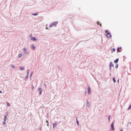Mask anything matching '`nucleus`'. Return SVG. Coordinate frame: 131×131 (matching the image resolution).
<instances>
[{"instance_id":"39448f33","label":"nucleus","mask_w":131,"mask_h":131,"mask_svg":"<svg viewBox=\"0 0 131 131\" xmlns=\"http://www.w3.org/2000/svg\"><path fill=\"white\" fill-rule=\"evenodd\" d=\"M88 94L91 95V88L88 87Z\"/></svg>"},{"instance_id":"393cba45","label":"nucleus","mask_w":131,"mask_h":131,"mask_svg":"<svg viewBox=\"0 0 131 131\" xmlns=\"http://www.w3.org/2000/svg\"><path fill=\"white\" fill-rule=\"evenodd\" d=\"M6 119V120H7V116H5V120Z\"/></svg>"},{"instance_id":"0eeeda50","label":"nucleus","mask_w":131,"mask_h":131,"mask_svg":"<svg viewBox=\"0 0 131 131\" xmlns=\"http://www.w3.org/2000/svg\"><path fill=\"white\" fill-rule=\"evenodd\" d=\"M107 35H108V37L111 38V37H112V36L111 35V34L110 33H107L106 34Z\"/></svg>"},{"instance_id":"a878e982","label":"nucleus","mask_w":131,"mask_h":131,"mask_svg":"<svg viewBox=\"0 0 131 131\" xmlns=\"http://www.w3.org/2000/svg\"><path fill=\"white\" fill-rule=\"evenodd\" d=\"M105 33H106V34L108 33V31L107 30L105 31Z\"/></svg>"},{"instance_id":"5701e85b","label":"nucleus","mask_w":131,"mask_h":131,"mask_svg":"<svg viewBox=\"0 0 131 131\" xmlns=\"http://www.w3.org/2000/svg\"><path fill=\"white\" fill-rule=\"evenodd\" d=\"M38 91L40 92V91H41V88H39Z\"/></svg>"},{"instance_id":"7c9ffc66","label":"nucleus","mask_w":131,"mask_h":131,"mask_svg":"<svg viewBox=\"0 0 131 131\" xmlns=\"http://www.w3.org/2000/svg\"><path fill=\"white\" fill-rule=\"evenodd\" d=\"M0 93H1V94H3V92H2L1 91H0Z\"/></svg>"},{"instance_id":"dca6fc26","label":"nucleus","mask_w":131,"mask_h":131,"mask_svg":"<svg viewBox=\"0 0 131 131\" xmlns=\"http://www.w3.org/2000/svg\"><path fill=\"white\" fill-rule=\"evenodd\" d=\"M20 70H24V67H20Z\"/></svg>"},{"instance_id":"20e7f679","label":"nucleus","mask_w":131,"mask_h":131,"mask_svg":"<svg viewBox=\"0 0 131 131\" xmlns=\"http://www.w3.org/2000/svg\"><path fill=\"white\" fill-rule=\"evenodd\" d=\"M31 40H33L34 41H35V40H36V38H35V37H32Z\"/></svg>"},{"instance_id":"c756f323","label":"nucleus","mask_w":131,"mask_h":131,"mask_svg":"<svg viewBox=\"0 0 131 131\" xmlns=\"http://www.w3.org/2000/svg\"><path fill=\"white\" fill-rule=\"evenodd\" d=\"M32 90H33V89H34V86H32Z\"/></svg>"},{"instance_id":"f3484780","label":"nucleus","mask_w":131,"mask_h":131,"mask_svg":"<svg viewBox=\"0 0 131 131\" xmlns=\"http://www.w3.org/2000/svg\"><path fill=\"white\" fill-rule=\"evenodd\" d=\"M76 120H77V123L78 125H79V122L77 120V118H76Z\"/></svg>"},{"instance_id":"b1692460","label":"nucleus","mask_w":131,"mask_h":131,"mask_svg":"<svg viewBox=\"0 0 131 131\" xmlns=\"http://www.w3.org/2000/svg\"><path fill=\"white\" fill-rule=\"evenodd\" d=\"M130 108H131V105H129V107L128 108V110H129V109H130Z\"/></svg>"},{"instance_id":"7ed1b4c3","label":"nucleus","mask_w":131,"mask_h":131,"mask_svg":"<svg viewBox=\"0 0 131 131\" xmlns=\"http://www.w3.org/2000/svg\"><path fill=\"white\" fill-rule=\"evenodd\" d=\"M111 127H112V130H114V123H113L111 124Z\"/></svg>"},{"instance_id":"cd10ccee","label":"nucleus","mask_w":131,"mask_h":131,"mask_svg":"<svg viewBox=\"0 0 131 131\" xmlns=\"http://www.w3.org/2000/svg\"><path fill=\"white\" fill-rule=\"evenodd\" d=\"M12 68H15V66H12Z\"/></svg>"},{"instance_id":"2f4dec72","label":"nucleus","mask_w":131,"mask_h":131,"mask_svg":"<svg viewBox=\"0 0 131 131\" xmlns=\"http://www.w3.org/2000/svg\"><path fill=\"white\" fill-rule=\"evenodd\" d=\"M33 73H32L31 74V76H32V74H33Z\"/></svg>"},{"instance_id":"412c9836","label":"nucleus","mask_w":131,"mask_h":131,"mask_svg":"<svg viewBox=\"0 0 131 131\" xmlns=\"http://www.w3.org/2000/svg\"><path fill=\"white\" fill-rule=\"evenodd\" d=\"M46 122H47V123H48V124H47V126H49V121H46Z\"/></svg>"},{"instance_id":"ddd939ff","label":"nucleus","mask_w":131,"mask_h":131,"mask_svg":"<svg viewBox=\"0 0 131 131\" xmlns=\"http://www.w3.org/2000/svg\"><path fill=\"white\" fill-rule=\"evenodd\" d=\"M18 58H22V54H20L18 56Z\"/></svg>"},{"instance_id":"6e6552de","label":"nucleus","mask_w":131,"mask_h":131,"mask_svg":"<svg viewBox=\"0 0 131 131\" xmlns=\"http://www.w3.org/2000/svg\"><path fill=\"white\" fill-rule=\"evenodd\" d=\"M118 61H119V59H116V60L114 61V63H115V64H117V63H118Z\"/></svg>"},{"instance_id":"4468645a","label":"nucleus","mask_w":131,"mask_h":131,"mask_svg":"<svg viewBox=\"0 0 131 131\" xmlns=\"http://www.w3.org/2000/svg\"><path fill=\"white\" fill-rule=\"evenodd\" d=\"M110 66L111 68L112 67H114V66L113 64H112V63H110Z\"/></svg>"},{"instance_id":"473e14b6","label":"nucleus","mask_w":131,"mask_h":131,"mask_svg":"<svg viewBox=\"0 0 131 131\" xmlns=\"http://www.w3.org/2000/svg\"><path fill=\"white\" fill-rule=\"evenodd\" d=\"M119 81V80H118V82Z\"/></svg>"},{"instance_id":"f03ea898","label":"nucleus","mask_w":131,"mask_h":131,"mask_svg":"<svg viewBox=\"0 0 131 131\" xmlns=\"http://www.w3.org/2000/svg\"><path fill=\"white\" fill-rule=\"evenodd\" d=\"M58 125V122H56L55 123L53 124V127H56Z\"/></svg>"},{"instance_id":"aec40b11","label":"nucleus","mask_w":131,"mask_h":131,"mask_svg":"<svg viewBox=\"0 0 131 131\" xmlns=\"http://www.w3.org/2000/svg\"><path fill=\"white\" fill-rule=\"evenodd\" d=\"M7 106H8V107H10V105L9 104V103H8V102H7Z\"/></svg>"},{"instance_id":"9d476101","label":"nucleus","mask_w":131,"mask_h":131,"mask_svg":"<svg viewBox=\"0 0 131 131\" xmlns=\"http://www.w3.org/2000/svg\"><path fill=\"white\" fill-rule=\"evenodd\" d=\"M37 15H38V13H33V14H32V15H33V16H37Z\"/></svg>"},{"instance_id":"f257e3e1","label":"nucleus","mask_w":131,"mask_h":131,"mask_svg":"<svg viewBox=\"0 0 131 131\" xmlns=\"http://www.w3.org/2000/svg\"><path fill=\"white\" fill-rule=\"evenodd\" d=\"M57 23H53L52 25L50 26V27H53V26H56Z\"/></svg>"},{"instance_id":"423d86ee","label":"nucleus","mask_w":131,"mask_h":131,"mask_svg":"<svg viewBox=\"0 0 131 131\" xmlns=\"http://www.w3.org/2000/svg\"><path fill=\"white\" fill-rule=\"evenodd\" d=\"M31 49L32 50H35V46L34 45H31Z\"/></svg>"},{"instance_id":"f8f14e48","label":"nucleus","mask_w":131,"mask_h":131,"mask_svg":"<svg viewBox=\"0 0 131 131\" xmlns=\"http://www.w3.org/2000/svg\"><path fill=\"white\" fill-rule=\"evenodd\" d=\"M27 76H28V75H29V70H28L27 71Z\"/></svg>"},{"instance_id":"1a4fd4ad","label":"nucleus","mask_w":131,"mask_h":131,"mask_svg":"<svg viewBox=\"0 0 131 131\" xmlns=\"http://www.w3.org/2000/svg\"><path fill=\"white\" fill-rule=\"evenodd\" d=\"M120 49H121V47L118 48L117 49V51L118 53H120Z\"/></svg>"},{"instance_id":"4be33fe9","label":"nucleus","mask_w":131,"mask_h":131,"mask_svg":"<svg viewBox=\"0 0 131 131\" xmlns=\"http://www.w3.org/2000/svg\"><path fill=\"white\" fill-rule=\"evenodd\" d=\"M110 117H111V116H108V121H110Z\"/></svg>"},{"instance_id":"a211bd4d","label":"nucleus","mask_w":131,"mask_h":131,"mask_svg":"<svg viewBox=\"0 0 131 131\" xmlns=\"http://www.w3.org/2000/svg\"><path fill=\"white\" fill-rule=\"evenodd\" d=\"M112 52H115V49L113 48L112 50Z\"/></svg>"},{"instance_id":"bb28decb","label":"nucleus","mask_w":131,"mask_h":131,"mask_svg":"<svg viewBox=\"0 0 131 131\" xmlns=\"http://www.w3.org/2000/svg\"><path fill=\"white\" fill-rule=\"evenodd\" d=\"M24 51H25V52H26V48H24Z\"/></svg>"},{"instance_id":"c85d7f7f","label":"nucleus","mask_w":131,"mask_h":131,"mask_svg":"<svg viewBox=\"0 0 131 131\" xmlns=\"http://www.w3.org/2000/svg\"><path fill=\"white\" fill-rule=\"evenodd\" d=\"M41 92H42V91L40 90V95H41Z\"/></svg>"},{"instance_id":"6ab92c4d","label":"nucleus","mask_w":131,"mask_h":131,"mask_svg":"<svg viewBox=\"0 0 131 131\" xmlns=\"http://www.w3.org/2000/svg\"><path fill=\"white\" fill-rule=\"evenodd\" d=\"M3 124H4V125L6 124V119H5V120H4V123H3Z\"/></svg>"},{"instance_id":"9b49d317","label":"nucleus","mask_w":131,"mask_h":131,"mask_svg":"<svg viewBox=\"0 0 131 131\" xmlns=\"http://www.w3.org/2000/svg\"><path fill=\"white\" fill-rule=\"evenodd\" d=\"M97 25H100V27H102V24L100 23V22L98 21L97 23Z\"/></svg>"},{"instance_id":"2eb2a0df","label":"nucleus","mask_w":131,"mask_h":131,"mask_svg":"<svg viewBox=\"0 0 131 131\" xmlns=\"http://www.w3.org/2000/svg\"><path fill=\"white\" fill-rule=\"evenodd\" d=\"M113 80L114 82H116V80H115V78H113Z\"/></svg>"}]
</instances>
